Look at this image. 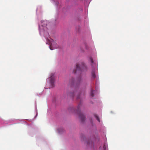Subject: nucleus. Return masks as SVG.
I'll use <instances>...</instances> for the list:
<instances>
[{
	"instance_id": "9",
	"label": "nucleus",
	"mask_w": 150,
	"mask_h": 150,
	"mask_svg": "<svg viewBox=\"0 0 150 150\" xmlns=\"http://www.w3.org/2000/svg\"><path fill=\"white\" fill-rule=\"evenodd\" d=\"M93 90H91V95L92 96V97H93L94 95H93Z\"/></svg>"
},
{
	"instance_id": "13",
	"label": "nucleus",
	"mask_w": 150,
	"mask_h": 150,
	"mask_svg": "<svg viewBox=\"0 0 150 150\" xmlns=\"http://www.w3.org/2000/svg\"><path fill=\"white\" fill-rule=\"evenodd\" d=\"M79 96H77V99H79Z\"/></svg>"
},
{
	"instance_id": "6",
	"label": "nucleus",
	"mask_w": 150,
	"mask_h": 150,
	"mask_svg": "<svg viewBox=\"0 0 150 150\" xmlns=\"http://www.w3.org/2000/svg\"><path fill=\"white\" fill-rule=\"evenodd\" d=\"M86 143L87 144V145H88L89 146H90L91 145L93 144V143L92 142H91L90 140H88V141L86 142Z\"/></svg>"
},
{
	"instance_id": "5",
	"label": "nucleus",
	"mask_w": 150,
	"mask_h": 150,
	"mask_svg": "<svg viewBox=\"0 0 150 150\" xmlns=\"http://www.w3.org/2000/svg\"><path fill=\"white\" fill-rule=\"evenodd\" d=\"M92 76L93 79H94L96 77V76L95 74V71L94 70H93L91 72Z\"/></svg>"
},
{
	"instance_id": "10",
	"label": "nucleus",
	"mask_w": 150,
	"mask_h": 150,
	"mask_svg": "<svg viewBox=\"0 0 150 150\" xmlns=\"http://www.w3.org/2000/svg\"><path fill=\"white\" fill-rule=\"evenodd\" d=\"M90 60L92 63H93V61L92 58L90 57Z\"/></svg>"
},
{
	"instance_id": "4",
	"label": "nucleus",
	"mask_w": 150,
	"mask_h": 150,
	"mask_svg": "<svg viewBox=\"0 0 150 150\" xmlns=\"http://www.w3.org/2000/svg\"><path fill=\"white\" fill-rule=\"evenodd\" d=\"M79 117L82 122H83L85 119V116L81 113L79 114Z\"/></svg>"
},
{
	"instance_id": "12",
	"label": "nucleus",
	"mask_w": 150,
	"mask_h": 150,
	"mask_svg": "<svg viewBox=\"0 0 150 150\" xmlns=\"http://www.w3.org/2000/svg\"><path fill=\"white\" fill-rule=\"evenodd\" d=\"M49 86V88H50L51 87H53V86L54 85H48Z\"/></svg>"
},
{
	"instance_id": "8",
	"label": "nucleus",
	"mask_w": 150,
	"mask_h": 150,
	"mask_svg": "<svg viewBox=\"0 0 150 150\" xmlns=\"http://www.w3.org/2000/svg\"><path fill=\"white\" fill-rule=\"evenodd\" d=\"M107 145H106L105 144L103 146V149L104 150H106L107 148Z\"/></svg>"
},
{
	"instance_id": "11",
	"label": "nucleus",
	"mask_w": 150,
	"mask_h": 150,
	"mask_svg": "<svg viewBox=\"0 0 150 150\" xmlns=\"http://www.w3.org/2000/svg\"><path fill=\"white\" fill-rule=\"evenodd\" d=\"M80 106H81V105L80 104H79L78 105V108H77V111H79V108L80 107Z\"/></svg>"
},
{
	"instance_id": "3",
	"label": "nucleus",
	"mask_w": 150,
	"mask_h": 150,
	"mask_svg": "<svg viewBox=\"0 0 150 150\" xmlns=\"http://www.w3.org/2000/svg\"><path fill=\"white\" fill-rule=\"evenodd\" d=\"M49 41V44L50 45V49L51 50H53V49L52 48V47H53V45H56V43H55L54 40L51 39L50 40H48Z\"/></svg>"
},
{
	"instance_id": "2",
	"label": "nucleus",
	"mask_w": 150,
	"mask_h": 150,
	"mask_svg": "<svg viewBox=\"0 0 150 150\" xmlns=\"http://www.w3.org/2000/svg\"><path fill=\"white\" fill-rule=\"evenodd\" d=\"M55 76L53 74H52L51 75L50 77L47 79V81H50L51 84H54L55 81Z\"/></svg>"
},
{
	"instance_id": "14",
	"label": "nucleus",
	"mask_w": 150,
	"mask_h": 150,
	"mask_svg": "<svg viewBox=\"0 0 150 150\" xmlns=\"http://www.w3.org/2000/svg\"><path fill=\"white\" fill-rule=\"evenodd\" d=\"M44 23H45V22H46L45 21H44Z\"/></svg>"
},
{
	"instance_id": "7",
	"label": "nucleus",
	"mask_w": 150,
	"mask_h": 150,
	"mask_svg": "<svg viewBox=\"0 0 150 150\" xmlns=\"http://www.w3.org/2000/svg\"><path fill=\"white\" fill-rule=\"evenodd\" d=\"M94 116L95 117V118H96V119H97V120L99 122H100V120L99 117H98V116L96 114L94 115Z\"/></svg>"
},
{
	"instance_id": "1",
	"label": "nucleus",
	"mask_w": 150,
	"mask_h": 150,
	"mask_svg": "<svg viewBox=\"0 0 150 150\" xmlns=\"http://www.w3.org/2000/svg\"><path fill=\"white\" fill-rule=\"evenodd\" d=\"M87 69V67L83 63H77L76 67L73 71V73L77 75H80L76 80L73 78H71L69 80V82L71 83H80L82 81L81 76V75L82 70Z\"/></svg>"
}]
</instances>
